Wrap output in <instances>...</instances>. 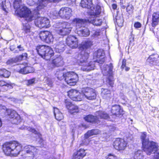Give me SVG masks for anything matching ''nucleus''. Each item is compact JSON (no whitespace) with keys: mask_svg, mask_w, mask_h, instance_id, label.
Instances as JSON below:
<instances>
[{"mask_svg":"<svg viewBox=\"0 0 159 159\" xmlns=\"http://www.w3.org/2000/svg\"><path fill=\"white\" fill-rule=\"evenodd\" d=\"M111 112L113 115H116L117 116L123 114V110L121 108L120 106L117 105L112 106Z\"/></svg>","mask_w":159,"mask_h":159,"instance_id":"26","label":"nucleus"},{"mask_svg":"<svg viewBox=\"0 0 159 159\" xmlns=\"http://www.w3.org/2000/svg\"><path fill=\"white\" fill-rule=\"evenodd\" d=\"M80 5L83 7L90 9L89 13L91 16H97L101 11V7L99 5L93 7L92 0H81Z\"/></svg>","mask_w":159,"mask_h":159,"instance_id":"7","label":"nucleus"},{"mask_svg":"<svg viewBox=\"0 0 159 159\" xmlns=\"http://www.w3.org/2000/svg\"><path fill=\"white\" fill-rule=\"evenodd\" d=\"M14 84L11 82H6L3 80L0 81V86H2V89L3 91H7L9 89H12Z\"/></svg>","mask_w":159,"mask_h":159,"instance_id":"29","label":"nucleus"},{"mask_svg":"<svg viewBox=\"0 0 159 159\" xmlns=\"http://www.w3.org/2000/svg\"><path fill=\"white\" fill-rule=\"evenodd\" d=\"M93 45V42L91 41L87 40L82 43L80 46V49L83 51L89 52V50Z\"/></svg>","mask_w":159,"mask_h":159,"instance_id":"23","label":"nucleus"},{"mask_svg":"<svg viewBox=\"0 0 159 159\" xmlns=\"http://www.w3.org/2000/svg\"><path fill=\"white\" fill-rule=\"evenodd\" d=\"M107 159H117V157L115 156L110 154L108 155Z\"/></svg>","mask_w":159,"mask_h":159,"instance_id":"50","label":"nucleus"},{"mask_svg":"<svg viewBox=\"0 0 159 159\" xmlns=\"http://www.w3.org/2000/svg\"><path fill=\"white\" fill-rule=\"evenodd\" d=\"M127 144V142L124 139L117 138L114 142L113 145L116 149L121 151L125 149Z\"/></svg>","mask_w":159,"mask_h":159,"instance_id":"19","label":"nucleus"},{"mask_svg":"<svg viewBox=\"0 0 159 159\" xmlns=\"http://www.w3.org/2000/svg\"><path fill=\"white\" fill-rule=\"evenodd\" d=\"M78 127L77 126H76L75 125H74L73 128L72 129V132L74 133L77 130V128Z\"/></svg>","mask_w":159,"mask_h":159,"instance_id":"53","label":"nucleus"},{"mask_svg":"<svg viewBox=\"0 0 159 159\" xmlns=\"http://www.w3.org/2000/svg\"><path fill=\"white\" fill-rule=\"evenodd\" d=\"M60 0H38L37 4L34 3V1L31 0L27 1V3L30 6L35 5L36 6V8L33 10L32 12V15H34L38 18L35 20V24L36 26L40 28H48L50 26V21L47 18L39 17L38 15L39 14V11L43 8L49 2H57Z\"/></svg>","mask_w":159,"mask_h":159,"instance_id":"1","label":"nucleus"},{"mask_svg":"<svg viewBox=\"0 0 159 159\" xmlns=\"http://www.w3.org/2000/svg\"><path fill=\"white\" fill-rule=\"evenodd\" d=\"M116 21L117 24L121 25L123 22V20L122 16L117 15L116 17Z\"/></svg>","mask_w":159,"mask_h":159,"instance_id":"43","label":"nucleus"},{"mask_svg":"<svg viewBox=\"0 0 159 159\" xmlns=\"http://www.w3.org/2000/svg\"><path fill=\"white\" fill-rule=\"evenodd\" d=\"M67 1L68 3L69 4L70 3L72 2H75V0H66Z\"/></svg>","mask_w":159,"mask_h":159,"instance_id":"58","label":"nucleus"},{"mask_svg":"<svg viewBox=\"0 0 159 159\" xmlns=\"http://www.w3.org/2000/svg\"><path fill=\"white\" fill-rule=\"evenodd\" d=\"M78 80V75L74 72L69 71L65 73V81L70 85H75Z\"/></svg>","mask_w":159,"mask_h":159,"instance_id":"13","label":"nucleus"},{"mask_svg":"<svg viewBox=\"0 0 159 159\" xmlns=\"http://www.w3.org/2000/svg\"><path fill=\"white\" fill-rule=\"evenodd\" d=\"M27 129L29 131L32 132L35 134H36L37 133V132L34 129H33L30 127H29L27 128Z\"/></svg>","mask_w":159,"mask_h":159,"instance_id":"51","label":"nucleus"},{"mask_svg":"<svg viewBox=\"0 0 159 159\" xmlns=\"http://www.w3.org/2000/svg\"><path fill=\"white\" fill-rule=\"evenodd\" d=\"M49 48L50 50H48L47 51V50H46V52H45L46 54L44 55V56L43 57V59L47 60H49L54 54V52L52 49L49 46Z\"/></svg>","mask_w":159,"mask_h":159,"instance_id":"37","label":"nucleus"},{"mask_svg":"<svg viewBox=\"0 0 159 159\" xmlns=\"http://www.w3.org/2000/svg\"><path fill=\"white\" fill-rule=\"evenodd\" d=\"M112 65L111 63L109 65H104L102 68H101L102 71L103 75L108 77L107 82L111 86H113L114 84L112 73Z\"/></svg>","mask_w":159,"mask_h":159,"instance_id":"10","label":"nucleus"},{"mask_svg":"<svg viewBox=\"0 0 159 159\" xmlns=\"http://www.w3.org/2000/svg\"><path fill=\"white\" fill-rule=\"evenodd\" d=\"M16 70L19 73L24 74L34 71V68L31 66H29L26 63L16 65Z\"/></svg>","mask_w":159,"mask_h":159,"instance_id":"15","label":"nucleus"},{"mask_svg":"<svg viewBox=\"0 0 159 159\" xmlns=\"http://www.w3.org/2000/svg\"><path fill=\"white\" fill-rule=\"evenodd\" d=\"M15 47V46L14 45L11 46L10 47V49L11 51H13Z\"/></svg>","mask_w":159,"mask_h":159,"instance_id":"56","label":"nucleus"},{"mask_svg":"<svg viewBox=\"0 0 159 159\" xmlns=\"http://www.w3.org/2000/svg\"><path fill=\"white\" fill-rule=\"evenodd\" d=\"M65 103L66 108L70 113L73 114L79 111L78 107L77 106L72 104L67 100H66Z\"/></svg>","mask_w":159,"mask_h":159,"instance_id":"25","label":"nucleus"},{"mask_svg":"<svg viewBox=\"0 0 159 159\" xmlns=\"http://www.w3.org/2000/svg\"><path fill=\"white\" fill-rule=\"evenodd\" d=\"M6 108L4 106L0 104V112L2 111L5 110L8 113L9 117L11 119V121L12 124H18L21 122V119L20 116L14 110H11L8 109L6 110Z\"/></svg>","mask_w":159,"mask_h":159,"instance_id":"9","label":"nucleus"},{"mask_svg":"<svg viewBox=\"0 0 159 159\" xmlns=\"http://www.w3.org/2000/svg\"><path fill=\"white\" fill-rule=\"evenodd\" d=\"M27 57V54L26 53H25L22 54V55H20L17 57L19 61H21L23 59H25Z\"/></svg>","mask_w":159,"mask_h":159,"instance_id":"44","label":"nucleus"},{"mask_svg":"<svg viewBox=\"0 0 159 159\" xmlns=\"http://www.w3.org/2000/svg\"><path fill=\"white\" fill-rule=\"evenodd\" d=\"M140 139L143 151L148 155L154 153L153 159H159V152H157L158 149L157 143L152 141H149L148 138H147L146 132L141 133Z\"/></svg>","mask_w":159,"mask_h":159,"instance_id":"2","label":"nucleus"},{"mask_svg":"<svg viewBox=\"0 0 159 159\" xmlns=\"http://www.w3.org/2000/svg\"><path fill=\"white\" fill-rule=\"evenodd\" d=\"M78 39L74 36H69L66 39L67 45L72 48H76L78 46Z\"/></svg>","mask_w":159,"mask_h":159,"instance_id":"21","label":"nucleus"},{"mask_svg":"<svg viewBox=\"0 0 159 159\" xmlns=\"http://www.w3.org/2000/svg\"><path fill=\"white\" fill-rule=\"evenodd\" d=\"M18 61V59L17 57H16L15 58H13L8 60L7 61V64H11L14 63H16Z\"/></svg>","mask_w":159,"mask_h":159,"instance_id":"45","label":"nucleus"},{"mask_svg":"<svg viewBox=\"0 0 159 159\" xmlns=\"http://www.w3.org/2000/svg\"><path fill=\"white\" fill-rule=\"evenodd\" d=\"M88 21L94 25L96 26H100L102 23V19H100L98 17L93 18L92 19H89L88 20Z\"/></svg>","mask_w":159,"mask_h":159,"instance_id":"34","label":"nucleus"},{"mask_svg":"<svg viewBox=\"0 0 159 159\" xmlns=\"http://www.w3.org/2000/svg\"><path fill=\"white\" fill-rule=\"evenodd\" d=\"M10 6V4L8 2H6V1H3L2 2L1 7L2 9L4 11L5 13L8 12V7Z\"/></svg>","mask_w":159,"mask_h":159,"instance_id":"38","label":"nucleus"},{"mask_svg":"<svg viewBox=\"0 0 159 159\" xmlns=\"http://www.w3.org/2000/svg\"><path fill=\"white\" fill-rule=\"evenodd\" d=\"M120 5L121 7L123 8V9H124L125 8V5H124L123 4H124V3H123V2H124V1H123V0H120Z\"/></svg>","mask_w":159,"mask_h":159,"instance_id":"54","label":"nucleus"},{"mask_svg":"<svg viewBox=\"0 0 159 159\" xmlns=\"http://www.w3.org/2000/svg\"><path fill=\"white\" fill-rule=\"evenodd\" d=\"M68 95L70 99L74 101H81L83 98V96L78 91L75 89H71L68 92Z\"/></svg>","mask_w":159,"mask_h":159,"instance_id":"16","label":"nucleus"},{"mask_svg":"<svg viewBox=\"0 0 159 159\" xmlns=\"http://www.w3.org/2000/svg\"><path fill=\"white\" fill-rule=\"evenodd\" d=\"M44 80L46 84L50 88H51L52 86L53 82L51 78L46 77L44 78Z\"/></svg>","mask_w":159,"mask_h":159,"instance_id":"42","label":"nucleus"},{"mask_svg":"<svg viewBox=\"0 0 159 159\" xmlns=\"http://www.w3.org/2000/svg\"><path fill=\"white\" fill-rule=\"evenodd\" d=\"M142 26L141 24L139 22H136L134 23V26L136 29H138L141 27Z\"/></svg>","mask_w":159,"mask_h":159,"instance_id":"49","label":"nucleus"},{"mask_svg":"<svg viewBox=\"0 0 159 159\" xmlns=\"http://www.w3.org/2000/svg\"><path fill=\"white\" fill-rule=\"evenodd\" d=\"M147 61L151 64L155 65L159 61V56L157 54L152 55L149 57Z\"/></svg>","mask_w":159,"mask_h":159,"instance_id":"33","label":"nucleus"},{"mask_svg":"<svg viewBox=\"0 0 159 159\" xmlns=\"http://www.w3.org/2000/svg\"><path fill=\"white\" fill-rule=\"evenodd\" d=\"M17 48L18 49H19V51H22L24 50L23 47H22L20 45L18 46Z\"/></svg>","mask_w":159,"mask_h":159,"instance_id":"55","label":"nucleus"},{"mask_svg":"<svg viewBox=\"0 0 159 159\" xmlns=\"http://www.w3.org/2000/svg\"><path fill=\"white\" fill-rule=\"evenodd\" d=\"M94 57L97 59V61L101 64L104 63L105 61V53L102 49H98L93 54Z\"/></svg>","mask_w":159,"mask_h":159,"instance_id":"22","label":"nucleus"},{"mask_svg":"<svg viewBox=\"0 0 159 159\" xmlns=\"http://www.w3.org/2000/svg\"><path fill=\"white\" fill-rule=\"evenodd\" d=\"M99 132V130L98 129L89 131L85 134L84 136L83 137V139L81 144L82 145H87L89 142V138L92 135L98 134Z\"/></svg>","mask_w":159,"mask_h":159,"instance_id":"20","label":"nucleus"},{"mask_svg":"<svg viewBox=\"0 0 159 159\" xmlns=\"http://www.w3.org/2000/svg\"><path fill=\"white\" fill-rule=\"evenodd\" d=\"M102 95L104 99H109L111 96L110 91L107 89H102Z\"/></svg>","mask_w":159,"mask_h":159,"instance_id":"36","label":"nucleus"},{"mask_svg":"<svg viewBox=\"0 0 159 159\" xmlns=\"http://www.w3.org/2000/svg\"><path fill=\"white\" fill-rule=\"evenodd\" d=\"M75 24L78 34L81 36L87 37L90 34V31L88 28L84 27L86 20H85L76 18L72 21Z\"/></svg>","mask_w":159,"mask_h":159,"instance_id":"6","label":"nucleus"},{"mask_svg":"<svg viewBox=\"0 0 159 159\" xmlns=\"http://www.w3.org/2000/svg\"><path fill=\"white\" fill-rule=\"evenodd\" d=\"M101 33L99 30L95 31L92 35V37L94 39L98 38L100 36Z\"/></svg>","mask_w":159,"mask_h":159,"instance_id":"46","label":"nucleus"},{"mask_svg":"<svg viewBox=\"0 0 159 159\" xmlns=\"http://www.w3.org/2000/svg\"><path fill=\"white\" fill-rule=\"evenodd\" d=\"M56 75L58 79L59 80H61L64 79H65V73L64 74L62 70L57 71Z\"/></svg>","mask_w":159,"mask_h":159,"instance_id":"41","label":"nucleus"},{"mask_svg":"<svg viewBox=\"0 0 159 159\" xmlns=\"http://www.w3.org/2000/svg\"><path fill=\"white\" fill-rule=\"evenodd\" d=\"M24 151L22 155L23 158L26 159H34L37 152V149L34 147L30 145L24 147Z\"/></svg>","mask_w":159,"mask_h":159,"instance_id":"12","label":"nucleus"},{"mask_svg":"<svg viewBox=\"0 0 159 159\" xmlns=\"http://www.w3.org/2000/svg\"><path fill=\"white\" fill-rule=\"evenodd\" d=\"M159 21V12H155L152 15V25L155 27L158 24Z\"/></svg>","mask_w":159,"mask_h":159,"instance_id":"32","label":"nucleus"},{"mask_svg":"<svg viewBox=\"0 0 159 159\" xmlns=\"http://www.w3.org/2000/svg\"><path fill=\"white\" fill-rule=\"evenodd\" d=\"M81 92L84 98L88 100H93L96 98V93L95 90L92 88L87 87L83 88Z\"/></svg>","mask_w":159,"mask_h":159,"instance_id":"14","label":"nucleus"},{"mask_svg":"<svg viewBox=\"0 0 159 159\" xmlns=\"http://www.w3.org/2000/svg\"><path fill=\"white\" fill-rule=\"evenodd\" d=\"M117 5L116 4H113L112 5V8L114 9H116L117 8Z\"/></svg>","mask_w":159,"mask_h":159,"instance_id":"57","label":"nucleus"},{"mask_svg":"<svg viewBox=\"0 0 159 159\" xmlns=\"http://www.w3.org/2000/svg\"><path fill=\"white\" fill-rule=\"evenodd\" d=\"M14 7L18 11L19 16L20 17H24L27 21H31L34 18L32 12L27 7L21 4V0H15L14 2Z\"/></svg>","mask_w":159,"mask_h":159,"instance_id":"4","label":"nucleus"},{"mask_svg":"<svg viewBox=\"0 0 159 159\" xmlns=\"http://www.w3.org/2000/svg\"><path fill=\"white\" fill-rule=\"evenodd\" d=\"M39 36L42 40L47 43H50L53 41V36L51 32L48 31L41 32Z\"/></svg>","mask_w":159,"mask_h":159,"instance_id":"18","label":"nucleus"},{"mask_svg":"<svg viewBox=\"0 0 159 159\" xmlns=\"http://www.w3.org/2000/svg\"><path fill=\"white\" fill-rule=\"evenodd\" d=\"M126 60L124 59L123 60L122 65L121 66V68L122 69H124L125 67H126Z\"/></svg>","mask_w":159,"mask_h":159,"instance_id":"52","label":"nucleus"},{"mask_svg":"<svg viewBox=\"0 0 159 159\" xmlns=\"http://www.w3.org/2000/svg\"><path fill=\"white\" fill-rule=\"evenodd\" d=\"M36 50L38 54L40 55L42 57H43L45 54L46 51V50H50L49 46L45 45H39L37 46L36 48Z\"/></svg>","mask_w":159,"mask_h":159,"instance_id":"27","label":"nucleus"},{"mask_svg":"<svg viewBox=\"0 0 159 159\" xmlns=\"http://www.w3.org/2000/svg\"><path fill=\"white\" fill-rule=\"evenodd\" d=\"M134 159H143V156L142 154V152L141 150H138L135 152L134 154Z\"/></svg>","mask_w":159,"mask_h":159,"instance_id":"40","label":"nucleus"},{"mask_svg":"<svg viewBox=\"0 0 159 159\" xmlns=\"http://www.w3.org/2000/svg\"><path fill=\"white\" fill-rule=\"evenodd\" d=\"M63 64V58L60 55H57L55 56L52 60V67L61 66Z\"/></svg>","mask_w":159,"mask_h":159,"instance_id":"24","label":"nucleus"},{"mask_svg":"<svg viewBox=\"0 0 159 159\" xmlns=\"http://www.w3.org/2000/svg\"><path fill=\"white\" fill-rule=\"evenodd\" d=\"M72 10L69 7H65L61 8L58 12L55 11L53 15L56 18L59 16L63 19H69L72 16Z\"/></svg>","mask_w":159,"mask_h":159,"instance_id":"11","label":"nucleus"},{"mask_svg":"<svg viewBox=\"0 0 159 159\" xmlns=\"http://www.w3.org/2000/svg\"><path fill=\"white\" fill-rule=\"evenodd\" d=\"M61 27L57 30V32L59 34L64 35L70 33L71 28L70 23L67 22H64L61 24Z\"/></svg>","mask_w":159,"mask_h":159,"instance_id":"17","label":"nucleus"},{"mask_svg":"<svg viewBox=\"0 0 159 159\" xmlns=\"http://www.w3.org/2000/svg\"><path fill=\"white\" fill-rule=\"evenodd\" d=\"M86 154V153L85 152L84 150L81 149L74 153L72 159H82Z\"/></svg>","mask_w":159,"mask_h":159,"instance_id":"30","label":"nucleus"},{"mask_svg":"<svg viewBox=\"0 0 159 159\" xmlns=\"http://www.w3.org/2000/svg\"><path fill=\"white\" fill-rule=\"evenodd\" d=\"M32 15L34 16V18L31 20V21H28L27 20H25V19L24 18H23V20L22 21V23L23 25V30L25 31V33H28L30 32V26L29 24L27 23L26 22H29L30 21H31L35 19V18L36 17V16H34V15Z\"/></svg>","mask_w":159,"mask_h":159,"instance_id":"31","label":"nucleus"},{"mask_svg":"<svg viewBox=\"0 0 159 159\" xmlns=\"http://www.w3.org/2000/svg\"><path fill=\"white\" fill-rule=\"evenodd\" d=\"M54 113L56 119L58 121H60L63 118L62 114L61 113L59 109L57 108H54Z\"/></svg>","mask_w":159,"mask_h":159,"instance_id":"35","label":"nucleus"},{"mask_svg":"<svg viewBox=\"0 0 159 159\" xmlns=\"http://www.w3.org/2000/svg\"><path fill=\"white\" fill-rule=\"evenodd\" d=\"M134 9L132 5H128L126 8L127 11L129 13L132 12Z\"/></svg>","mask_w":159,"mask_h":159,"instance_id":"47","label":"nucleus"},{"mask_svg":"<svg viewBox=\"0 0 159 159\" xmlns=\"http://www.w3.org/2000/svg\"><path fill=\"white\" fill-rule=\"evenodd\" d=\"M65 46L64 41L57 42L54 45L55 50L57 53L62 52L65 49Z\"/></svg>","mask_w":159,"mask_h":159,"instance_id":"28","label":"nucleus"},{"mask_svg":"<svg viewBox=\"0 0 159 159\" xmlns=\"http://www.w3.org/2000/svg\"><path fill=\"white\" fill-rule=\"evenodd\" d=\"M89 53L88 52L82 51L81 54L79 55L78 63L82 66L81 70L86 71H89L94 69V61L88 62V59Z\"/></svg>","mask_w":159,"mask_h":159,"instance_id":"5","label":"nucleus"},{"mask_svg":"<svg viewBox=\"0 0 159 159\" xmlns=\"http://www.w3.org/2000/svg\"><path fill=\"white\" fill-rule=\"evenodd\" d=\"M125 67V70L126 71H128L130 69V68L129 67H127V66H126Z\"/></svg>","mask_w":159,"mask_h":159,"instance_id":"59","label":"nucleus"},{"mask_svg":"<svg viewBox=\"0 0 159 159\" xmlns=\"http://www.w3.org/2000/svg\"><path fill=\"white\" fill-rule=\"evenodd\" d=\"M11 74V72L5 69L0 70V76L5 78L8 77Z\"/></svg>","mask_w":159,"mask_h":159,"instance_id":"39","label":"nucleus"},{"mask_svg":"<svg viewBox=\"0 0 159 159\" xmlns=\"http://www.w3.org/2000/svg\"><path fill=\"white\" fill-rule=\"evenodd\" d=\"M96 115V116H93L92 115H88L84 117V119L88 122L98 123L100 121L99 118L107 119L109 117L108 115L105 112L103 111L97 112Z\"/></svg>","mask_w":159,"mask_h":159,"instance_id":"8","label":"nucleus"},{"mask_svg":"<svg viewBox=\"0 0 159 159\" xmlns=\"http://www.w3.org/2000/svg\"><path fill=\"white\" fill-rule=\"evenodd\" d=\"M22 146L18 142L13 141L7 142L3 145V150L7 156H17L22 150Z\"/></svg>","mask_w":159,"mask_h":159,"instance_id":"3","label":"nucleus"},{"mask_svg":"<svg viewBox=\"0 0 159 159\" xmlns=\"http://www.w3.org/2000/svg\"><path fill=\"white\" fill-rule=\"evenodd\" d=\"M27 85L28 86L34 84L36 83L35 79L34 78L27 81Z\"/></svg>","mask_w":159,"mask_h":159,"instance_id":"48","label":"nucleus"}]
</instances>
